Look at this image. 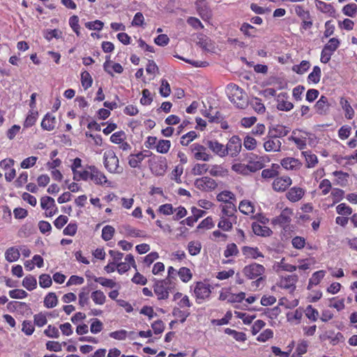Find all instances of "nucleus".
Instances as JSON below:
<instances>
[{
	"mask_svg": "<svg viewBox=\"0 0 357 357\" xmlns=\"http://www.w3.org/2000/svg\"><path fill=\"white\" fill-rule=\"evenodd\" d=\"M280 163L282 167L287 170H298L302 166L299 160L291 157L283 158Z\"/></svg>",
	"mask_w": 357,
	"mask_h": 357,
	"instance_id": "aec40b11",
	"label": "nucleus"
},
{
	"mask_svg": "<svg viewBox=\"0 0 357 357\" xmlns=\"http://www.w3.org/2000/svg\"><path fill=\"white\" fill-rule=\"evenodd\" d=\"M90 331L93 334L99 333L103 329L102 322L97 318L91 319Z\"/></svg>",
	"mask_w": 357,
	"mask_h": 357,
	"instance_id": "774afa93",
	"label": "nucleus"
},
{
	"mask_svg": "<svg viewBox=\"0 0 357 357\" xmlns=\"http://www.w3.org/2000/svg\"><path fill=\"white\" fill-rule=\"evenodd\" d=\"M221 216L234 218L236 212V207L234 202H227L220 206Z\"/></svg>",
	"mask_w": 357,
	"mask_h": 357,
	"instance_id": "393cba45",
	"label": "nucleus"
},
{
	"mask_svg": "<svg viewBox=\"0 0 357 357\" xmlns=\"http://www.w3.org/2000/svg\"><path fill=\"white\" fill-rule=\"evenodd\" d=\"M81 82L84 89H87L92 86L93 79L88 71L84 70L81 73Z\"/></svg>",
	"mask_w": 357,
	"mask_h": 357,
	"instance_id": "6e6d98bb",
	"label": "nucleus"
},
{
	"mask_svg": "<svg viewBox=\"0 0 357 357\" xmlns=\"http://www.w3.org/2000/svg\"><path fill=\"white\" fill-rule=\"evenodd\" d=\"M321 75V68L317 66H314L312 71L308 75V82H312L313 84L319 83L320 81Z\"/></svg>",
	"mask_w": 357,
	"mask_h": 357,
	"instance_id": "37998d69",
	"label": "nucleus"
},
{
	"mask_svg": "<svg viewBox=\"0 0 357 357\" xmlns=\"http://www.w3.org/2000/svg\"><path fill=\"white\" fill-rule=\"evenodd\" d=\"M238 209L242 213L254 217L255 206L252 202L248 199L242 200L239 203Z\"/></svg>",
	"mask_w": 357,
	"mask_h": 357,
	"instance_id": "5701e85b",
	"label": "nucleus"
},
{
	"mask_svg": "<svg viewBox=\"0 0 357 357\" xmlns=\"http://www.w3.org/2000/svg\"><path fill=\"white\" fill-rule=\"evenodd\" d=\"M40 206L44 210H48L56 207L54 199L49 196L43 197L40 199Z\"/></svg>",
	"mask_w": 357,
	"mask_h": 357,
	"instance_id": "09e8293b",
	"label": "nucleus"
},
{
	"mask_svg": "<svg viewBox=\"0 0 357 357\" xmlns=\"http://www.w3.org/2000/svg\"><path fill=\"white\" fill-rule=\"evenodd\" d=\"M330 108V104L328 98L325 96H321L319 100L314 105L316 112L320 115H325L328 113Z\"/></svg>",
	"mask_w": 357,
	"mask_h": 357,
	"instance_id": "412c9836",
	"label": "nucleus"
},
{
	"mask_svg": "<svg viewBox=\"0 0 357 357\" xmlns=\"http://www.w3.org/2000/svg\"><path fill=\"white\" fill-rule=\"evenodd\" d=\"M189 149L193 156V158L196 160L208 162L212 158V156L208 152L206 147L199 143H194L191 144Z\"/></svg>",
	"mask_w": 357,
	"mask_h": 357,
	"instance_id": "6e6552de",
	"label": "nucleus"
},
{
	"mask_svg": "<svg viewBox=\"0 0 357 357\" xmlns=\"http://www.w3.org/2000/svg\"><path fill=\"white\" fill-rule=\"evenodd\" d=\"M167 169V162L165 157H158L151 165L152 172L157 176H162Z\"/></svg>",
	"mask_w": 357,
	"mask_h": 357,
	"instance_id": "2eb2a0df",
	"label": "nucleus"
},
{
	"mask_svg": "<svg viewBox=\"0 0 357 357\" xmlns=\"http://www.w3.org/2000/svg\"><path fill=\"white\" fill-rule=\"evenodd\" d=\"M292 215L293 210L289 208H285L279 215L271 220V225L273 227L280 228L284 235L289 234L293 231V226L291 224Z\"/></svg>",
	"mask_w": 357,
	"mask_h": 357,
	"instance_id": "f03ea898",
	"label": "nucleus"
},
{
	"mask_svg": "<svg viewBox=\"0 0 357 357\" xmlns=\"http://www.w3.org/2000/svg\"><path fill=\"white\" fill-rule=\"evenodd\" d=\"M310 67V63L308 61L303 60L298 65H294L292 67V70L297 74L302 75L307 72Z\"/></svg>",
	"mask_w": 357,
	"mask_h": 357,
	"instance_id": "603ef678",
	"label": "nucleus"
},
{
	"mask_svg": "<svg viewBox=\"0 0 357 357\" xmlns=\"http://www.w3.org/2000/svg\"><path fill=\"white\" fill-rule=\"evenodd\" d=\"M257 145V142L254 137H252L250 135H246L244 137L243 146L245 149H247L248 151H253L256 149Z\"/></svg>",
	"mask_w": 357,
	"mask_h": 357,
	"instance_id": "052dcab7",
	"label": "nucleus"
},
{
	"mask_svg": "<svg viewBox=\"0 0 357 357\" xmlns=\"http://www.w3.org/2000/svg\"><path fill=\"white\" fill-rule=\"evenodd\" d=\"M79 175L81 180L84 181H91L96 185H104L110 184L105 174L95 165L86 166Z\"/></svg>",
	"mask_w": 357,
	"mask_h": 357,
	"instance_id": "f257e3e1",
	"label": "nucleus"
},
{
	"mask_svg": "<svg viewBox=\"0 0 357 357\" xmlns=\"http://www.w3.org/2000/svg\"><path fill=\"white\" fill-rule=\"evenodd\" d=\"M252 229L255 234L263 237L270 236L273 233L272 230L269 227L265 225H261L258 222H253L252 225Z\"/></svg>",
	"mask_w": 357,
	"mask_h": 357,
	"instance_id": "b1692460",
	"label": "nucleus"
},
{
	"mask_svg": "<svg viewBox=\"0 0 357 357\" xmlns=\"http://www.w3.org/2000/svg\"><path fill=\"white\" fill-rule=\"evenodd\" d=\"M264 148L266 152H278L281 149L282 142L269 132L268 135L264 139Z\"/></svg>",
	"mask_w": 357,
	"mask_h": 357,
	"instance_id": "ddd939ff",
	"label": "nucleus"
},
{
	"mask_svg": "<svg viewBox=\"0 0 357 357\" xmlns=\"http://www.w3.org/2000/svg\"><path fill=\"white\" fill-rule=\"evenodd\" d=\"M341 41L337 38H331L325 44L321 52L320 61L327 63L331 59L332 55L340 47Z\"/></svg>",
	"mask_w": 357,
	"mask_h": 357,
	"instance_id": "423d86ee",
	"label": "nucleus"
},
{
	"mask_svg": "<svg viewBox=\"0 0 357 357\" xmlns=\"http://www.w3.org/2000/svg\"><path fill=\"white\" fill-rule=\"evenodd\" d=\"M91 298L95 304L99 305L105 304L106 301V296L101 290H96L92 291Z\"/></svg>",
	"mask_w": 357,
	"mask_h": 357,
	"instance_id": "a19ab883",
	"label": "nucleus"
},
{
	"mask_svg": "<svg viewBox=\"0 0 357 357\" xmlns=\"http://www.w3.org/2000/svg\"><path fill=\"white\" fill-rule=\"evenodd\" d=\"M227 94L229 100L238 108H243L246 105V95L237 84H229L227 86Z\"/></svg>",
	"mask_w": 357,
	"mask_h": 357,
	"instance_id": "7ed1b4c3",
	"label": "nucleus"
},
{
	"mask_svg": "<svg viewBox=\"0 0 357 357\" xmlns=\"http://www.w3.org/2000/svg\"><path fill=\"white\" fill-rule=\"evenodd\" d=\"M225 333L231 335L237 342H244L247 340V336L245 333L239 332L229 328L225 329Z\"/></svg>",
	"mask_w": 357,
	"mask_h": 357,
	"instance_id": "e433bc0d",
	"label": "nucleus"
},
{
	"mask_svg": "<svg viewBox=\"0 0 357 357\" xmlns=\"http://www.w3.org/2000/svg\"><path fill=\"white\" fill-rule=\"evenodd\" d=\"M216 198L218 202H223L224 204L236 201L235 195L229 190H223L219 192Z\"/></svg>",
	"mask_w": 357,
	"mask_h": 357,
	"instance_id": "7c9ffc66",
	"label": "nucleus"
},
{
	"mask_svg": "<svg viewBox=\"0 0 357 357\" xmlns=\"http://www.w3.org/2000/svg\"><path fill=\"white\" fill-rule=\"evenodd\" d=\"M22 285L28 291H32L37 287L36 278L31 275H26L22 280Z\"/></svg>",
	"mask_w": 357,
	"mask_h": 357,
	"instance_id": "ea45409f",
	"label": "nucleus"
},
{
	"mask_svg": "<svg viewBox=\"0 0 357 357\" xmlns=\"http://www.w3.org/2000/svg\"><path fill=\"white\" fill-rule=\"evenodd\" d=\"M325 274L326 271L324 270L314 272L309 280L307 289H310L313 286L318 285L321 282V280L324 278Z\"/></svg>",
	"mask_w": 357,
	"mask_h": 357,
	"instance_id": "cd10ccee",
	"label": "nucleus"
},
{
	"mask_svg": "<svg viewBox=\"0 0 357 357\" xmlns=\"http://www.w3.org/2000/svg\"><path fill=\"white\" fill-rule=\"evenodd\" d=\"M305 195V190L300 187H293L289 190L286 196L291 202H296L301 200Z\"/></svg>",
	"mask_w": 357,
	"mask_h": 357,
	"instance_id": "4be33fe9",
	"label": "nucleus"
},
{
	"mask_svg": "<svg viewBox=\"0 0 357 357\" xmlns=\"http://www.w3.org/2000/svg\"><path fill=\"white\" fill-rule=\"evenodd\" d=\"M195 186L199 190L211 192L218 187V183L211 177L203 176L195 181Z\"/></svg>",
	"mask_w": 357,
	"mask_h": 357,
	"instance_id": "9b49d317",
	"label": "nucleus"
},
{
	"mask_svg": "<svg viewBox=\"0 0 357 357\" xmlns=\"http://www.w3.org/2000/svg\"><path fill=\"white\" fill-rule=\"evenodd\" d=\"M248 159L250 172H255L264 167V158L261 156L250 153L248 155Z\"/></svg>",
	"mask_w": 357,
	"mask_h": 357,
	"instance_id": "4468645a",
	"label": "nucleus"
},
{
	"mask_svg": "<svg viewBox=\"0 0 357 357\" xmlns=\"http://www.w3.org/2000/svg\"><path fill=\"white\" fill-rule=\"evenodd\" d=\"M35 331L34 324L29 320H24L22 324V331L26 335H31Z\"/></svg>",
	"mask_w": 357,
	"mask_h": 357,
	"instance_id": "69168bd1",
	"label": "nucleus"
},
{
	"mask_svg": "<svg viewBox=\"0 0 357 357\" xmlns=\"http://www.w3.org/2000/svg\"><path fill=\"white\" fill-rule=\"evenodd\" d=\"M335 26L333 20H328L324 24V31L322 38H328L334 34Z\"/></svg>",
	"mask_w": 357,
	"mask_h": 357,
	"instance_id": "5fc2aeb1",
	"label": "nucleus"
},
{
	"mask_svg": "<svg viewBox=\"0 0 357 357\" xmlns=\"http://www.w3.org/2000/svg\"><path fill=\"white\" fill-rule=\"evenodd\" d=\"M291 184V179L289 176H280L276 178L273 183V188L278 192L284 191Z\"/></svg>",
	"mask_w": 357,
	"mask_h": 357,
	"instance_id": "f3484780",
	"label": "nucleus"
},
{
	"mask_svg": "<svg viewBox=\"0 0 357 357\" xmlns=\"http://www.w3.org/2000/svg\"><path fill=\"white\" fill-rule=\"evenodd\" d=\"M171 142L167 139H160L158 140L155 149L158 153L165 154L168 153L171 148Z\"/></svg>",
	"mask_w": 357,
	"mask_h": 357,
	"instance_id": "79ce46f5",
	"label": "nucleus"
},
{
	"mask_svg": "<svg viewBox=\"0 0 357 357\" xmlns=\"http://www.w3.org/2000/svg\"><path fill=\"white\" fill-rule=\"evenodd\" d=\"M315 5L320 12L329 15H332L335 13L334 7L331 3H327L321 0H315Z\"/></svg>",
	"mask_w": 357,
	"mask_h": 357,
	"instance_id": "c85d7f7f",
	"label": "nucleus"
},
{
	"mask_svg": "<svg viewBox=\"0 0 357 357\" xmlns=\"http://www.w3.org/2000/svg\"><path fill=\"white\" fill-rule=\"evenodd\" d=\"M134 334L135 333L133 331L128 332L124 329H121L109 333V336L116 340H125L129 335H131Z\"/></svg>",
	"mask_w": 357,
	"mask_h": 357,
	"instance_id": "4c0bfd02",
	"label": "nucleus"
},
{
	"mask_svg": "<svg viewBox=\"0 0 357 357\" xmlns=\"http://www.w3.org/2000/svg\"><path fill=\"white\" fill-rule=\"evenodd\" d=\"M175 289V283L169 278L157 280L153 284V291L158 300H167L169 293Z\"/></svg>",
	"mask_w": 357,
	"mask_h": 357,
	"instance_id": "20e7f679",
	"label": "nucleus"
},
{
	"mask_svg": "<svg viewBox=\"0 0 357 357\" xmlns=\"http://www.w3.org/2000/svg\"><path fill=\"white\" fill-rule=\"evenodd\" d=\"M125 231L126 233V235L130 237H144L145 234L144 232L140 229L134 228L131 226H126L125 227Z\"/></svg>",
	"mask_w": 357,
	"mask_h": 357,
	"instance_id": "bf43d9fd",
	"label": "nucleus"
},
{
	"mask_svg": "<svg viewBox=\"0 0 357 357\" xmlns=\"http://www.w3.org/2000/svg\"><path fill=\"white\" fill-rule=\"evenodd\" d=\"M181 280L183 282H188L192 278V273L190 268L187 267H181L177 272Z\"/></svg>",
	"mask_w": 357,
	"mask_h": 357,
	"instance_id": "c03bdc74",
	"label": "nucleus"
},
{
	"mask_svg": "<svg viewBox=\"0 0 357 357\" xmlns=\"http://www.w3.org/2000/svg\"><path fill=\"white\" fill-rule=\"evenodd\" d=\"M344 195V191L343 190L340 188H334L331 193V197L333 199V203L330 205H327L325 208H328L339 203L343 199Z\"/></svg>",
	"mask_w": 357,
	"mask_h": 357,
	"instance_id": "72a5a7b5",
	"label": "nucleus"
},
{
	"mask_svg": "<svg viewBox=\"0 0 357 357\" xmlns=\"http://www.w3.org/2000/svg\"><path fill=\"white\" fill-rule=\"evenodd\" d=\"M301 154L305 159V166L307 168H313L317 165L318 158L311 151H302Z\"/></svg>",
	"mask_w": 357,
	"mask_h": 357,
	"instance_id": "a878e982",
	"label": "nucleus"
},
{
	"mask_svg": "<svg viewBox=\"0 0 357 357\" xmlns=\"http://www.w3.org/2000/svg\"><path fill=\"white\" fill-rule=\"evenodd\" d=\"M342 13L348 17H354L357 13V5L354 3L345 5L342 8Z\"/></svg>",
	"mask_w": 357,
	"mask_h": 357,
	"instance_id": "0e129e2a",
	"label": "nucleus"
},
{
	"mask_svg": "<svg viewBox=\"0 0 357 357\" xmlns=\"http://www.w3.org/2000/svg\"><path fill=\"white\" fill-rule=\"evenodd\" d=\"M265 267L257 263H252L246 265L243 268V273L250 280H254L258 277L263 276L265 273Z\"/></svg>",
	"mask_w": 357,
	"mask_h": 357,
	"instance_id": "1a4fd4ad",
	"label": "nucleus"
},
{
	"mask_svg": "<svg viewBox=\"0 0 357 357\" xmlns=\"http://www.w3.org/2000/svg\"><path fill=\"white\" fill-rule=\"evenodd\" d=\"M197 137V134L195 131H190L183 135L181 137L180 143L182 146H188L194 139Z\"/></svg>",
	"mask_w": 357,
	"mask_h": 357,
	"instance_id": "8fccbe9b",
	"label": "nucleus"
},
{
	"mask_svg": "<svg viewBox=\"0 0 357 357\" xmlns=\"http://www.w3.org/2000/svg\"><path fill=\"white\" fill-rule=\"evenodd\" d=\"M241 251L246 259H257L263 258L264 255L257 247H250L245 245L242 247Z\"/></svg>",
	"mask_w": 357,
	"mask_h": 357,
	"instance_id": "a211bd4d",
	"label": "nucleus"
},
{
	"mask_svg": "<svg viewBox=\"0 0 357 357\" xmlns=\"http://www.w3.org/2000/svg\"><path fill=\"white\" fill-rule=\"evenodd\" d=\"M227 155L235 158L238 155L242 149V141L238 135H233L229 138L225 146Z\"/></svg>",
	"mask_w": 357,
	"mask_h": 357,
	"instance_id": "9d476101",
	"label": "nucleus"
},
{
	"mask_svg": "<svg viewBox=\"0 0 357 357\" xmlns=\"http://www.w3.org/2000/svg\"><path fill=\"white\" fill-rule=\"evenodd\" d=\"M145 157L146 155L142 152H139L136 154H130L128 157V164L131 167H138Z\"/></svg>",
	"mask_w": 357,
	"mask_h": 357,
	"instance_id": "c756f323",
	"label": "nucleus"
},
{
	"mask_svg": "<svg viewBox=\"0 0 357 357\" xmlns=\"http://www.w3.org/2000/svg\"><path fill=\"white\" fill-rule=\"evenodd\" d=\"M295 13L301 19L303 20H309L311 18V15L309 10H305L303 6L301 5L294 6Z\"/></svg>",
	"mask_w": 357,
	"mask_h": 357,
	"instance_id": "e2e57ef3",
	"label": "nucleus"
},
{
	"mask_svg": "<svg viewBox=\"0 0 357 357\" xmlns=\"http://www.w3.org/2000/svg\"><path fill=\"white\" fill-rule=\"evenodd\" d=\"M38 117V112L37 111L30 110L25 119L23 126L25 128L32 127L35 125Z\"/></svg>",
	"mask_w": 357,
	"mask_h": 357,
	"instance_id": "c9c22d12",
	"label": "nucleus"
},
{
	"mask_svg": "<svg viewBox=\"0 0 357 357\" xmlns=\"http://www.w3.org/2000/svg\"><path fill=\"white\" fill-rule=\"evenodd\" d=\"M103 164L105 169L112 174H121L123 167L119 165V160L113 150L105 151L103 155Z\"/></svg>",
	"mask_w": 357,
	"mask_h": 357,
	"instance_id": "39448f33",
	"label": "nucleus"
},
{
	"mask_svg": "<svg viewBox=\"0 0 357 357\" xmlns=\"http://www.w3.org/2000/svg\"><path fill=\"white\" fill-rule=\"evenodd\" d=\"M298 280V277L297 275H289L281 277L278 285L279 287L287 290L289 293H294L296 290Z\"/></svg>",
	"mask_w": 357,
	"mask_h": 357,
	"instance_id": "f8f14e48",
	"label": "nucleus"
},
{
	"mask_svg": "<svg viewBox=\"0 0 357 357\" xmlns=\"http://www.w3.org/2000/svg\"><path fill=\"white\" fill-rule=\"evenodd\" d=\"M340 104L342 106L343 110L344 111L345 118L349 120L352 119L354 117L355 112L352 107L351 106L349 101L346 98L342 97L340 100Z\"/></svg>",
	"mask_w": 357,
	"mask_h": 357,
	"instance_id": "bb28decb",
	"label": "nucleus"
},
{
	"mask_svg": "<svg viewBox=\"0 0 357 357\" xmlns=\"http://www.w3.org/2000/svg\"><path fill=\"white\" fill-rule=\"evenodd\" d=\"M352 208L345 203L340 204L336 206V213L340 215L348 217L352 214Z\"/></svg>",
	"mask_w": 357,
	"mask_h": 357,
	"instance_id": "3c124183",
	"label": "nucleus"
},
{
	"mask_svg": "<svg viewBox=\"0 0 357 357\" xmlns=\"http://www.w3.org/2000/svg\"><path fill=\"white\" fill-rule=\"evenodd\" d=\"M82 166V160L79 158H76L74 159L73 162L71 165V169L74 175V179L77 181H81L80 174H82V171L77 170L78 168Z\"/></svg>",
	"mask_w": 357,
	"mask_h": 357,
	"instance_id": "de8ad7c7",
	"label": "nucleus"
},
{
	"mask_svg": "<svg viewBox=\"0 0 357 357\" xmlns=\"http://www.w3.org/2000/svg\"><path fill=\"white\" fill-rule=\"evenodd\" d=\"M20 257V250L17 247H10L5 252V258L8 262H14Z\"/></svg>",
	"mask_w": 357,
	"mask_h": 357,
	"instance_id": "2f4dec72",
	"label": "nucleus"
},
{
	"mask_svg": "<svg viewBox=\"0 0 357 357\" xmlns=\"http://www.w3.org/2000/svg\"><path fill=\"white\" fill-rule=\"evenodd\" d=\"M231 217L221 216L218 223V227L223 231H229L233 228V223Z\"/></svg>",
	"mask_w": 357,
	"mask_h": 357,
	"instance_id": "473e14b6",
	"label": "nucleus"
},
{
	"mask_svg": "<svg viewBox=\"0 0 357 357\" xmlns=\"http://www.w3.org/2000/svg\"><path fill=\"white\" fill-rule=\"evenodd\" d=\"M211 294V286L206 282H197L195 284L194 294L196 302L198 304L202 303L208 298Z\"/></svg>",
	"mask_w": 357,
	"mask_h": 357,
	"instance_id": "0eeeda50",
	"label": "nucleus"
},
{
	"mask_svg": "<svg viewBox=\"0 0 357 357\" xmlns=\"http://www.w3.org/2000/svg\"><path fill=\"white\" fill-rule=\"evenodd\" d=\"M79 19L77 15H73L69 18V25L77 37L80 36Z\"/></svg>",
	"mask_w": 357,
	"mask_h": 357,
	"instance_id": "49530a36",
	"label": "nucleus"
},
{
	"mask_svg": "<svg viewBox=\"0 0 357 357\" xmlns=\"http://www.w3.org/2000/svg\"><path fill=\"white\" fill-rule=\"evenodd\" d=\"M208 170V165L206 163H197L192 169V174L195 176L202 175Z\"/></svg>",
	"mask_w": 357,
	"mask_h": 357,
	"instance_id": "864d4df0",
	"label": "nucleus"
},
{
	"mask_svg": "<svg viewBox=\"0 0 357 357\" xmlns=\"http://www.w3.org/2000/svg\"><path fill=\"white\" fill-rule=\"evenodd\" d=\"M239 253L238 248L234 243H228L224 250V256L226 258L237 256Z\"/></svg>",
	"mask_w": 357,
	"mask_h": 357,
	"instance_id": "a18cd8bd",
	"label": "nucleus"
},
{
	"mask_svg": "<svg viewBox=\"0 0 357 357\" xmlns=\"http://www.w3.org/2000/svg\"><path fill=\"white\" fill-rule=\"evenodd\" d=\"M202 248L199 241H191L188 244L187 250L190 255L196 256L200 253Z\"/></svg>",
	"mask_w": 357,
	"mask_h": 357,
	"instance_id": "58836bf2",
	"label": "nucleus"
},
{
	"mask_svg": "<svg viewBox=\"0 0 357 357\" xmlns=\"http://www.w3.org/2000/svg\"><path fill=\"white\" fill-rule=\"evenodd\" d=\"M52 284V279L49 274H41L39 276V285L40 287L46 289Z\"/></svg>",
	"mask_w": 357,
	"mask_h": 357,
	"instance_id": "338daca9",
	"label": "nucleus"
},
{
	"mask_svg": "<svg viewBox=\"0 0 357 357\" xmlns=\"http://www.w3.org/2000/svg\"><path fill=\"white\" fill-rule=\"evenodd\" d=\"M44 306L47 308H53L58 304V298L54 292L48 293L44 298Z\"/></svg>",
	"mask_w": 357,
	"mask_h": 357,
	"instance_id": "f704fd0d",
	"label": "nucleus"
},
{
	"mask_svg": "<svg viewBox=\"0 0 357 357\" xmlns=\"http://www.w3.org/2000/svg\"><path fill=\"white\" fill-rule=\"evenodd\" d=\"M89 303V291L86 288H82L79 294V305L84 307Z\"/></svg>",
	"mask_w": 357,
	"mask_h": 357,
	"instance_id": "4d7b16f0",
	"label": "nucleus"
},
{
	"mask_svg": "<svg viewBox=\"0 0 357 357\" xmlns=\"http://www.w3.org/2000/svg\"><path fill=\"white\" fill-rule=\"evenodd\" d=\"M114 232L115 229L112 226L106 225L102 229V238L105 241H108L113 238Z\"/></svg>",
	"mask_w": 357,
	"mask_h": 357,
	"instance_id": "13d9d810",
	"label": "nucleus"
},
{
	"mask_svg": "<svg viewBox=\"0 0 357 357\" xmlns=\"http://www.w3.org/2000/svg\"><path fill=\"white\" fill-rule=\"evenodd\" d=\"M208 148L215 155L220 158L227 156L225 146L217 140H208L206 143Z\"/></svg>",
	"mask_w": 357,
	"mask_h": 357,
	"instance_id": "dca6fc26",
	"label": "nucleus"
},
{
	"mask_svg": "<svg viewBox=\"0 0 357 357\" xmlns=\"http://www.w3.org/2000/svg\"><path fill=\"white\" fill-rule=\"evenodd\" d=\"M56 117L51 113L47 112L42 119L40 126L43 130L52 131L56 128Z\"/></svg>",
	"mask_w": 357,
	"mask_h": 357,
	"instance_id": "6ab92c4d",
	"label": "nucleus"
},
{
	"mask_svg": "<svg viewBox=\"0 0 357 357\" xmlns=\"http://www.w3.org/2000/svg\"><path fill=\"white\" fill-rule=\"evenodd\" d=\"M209 173L213 176H224L227 170L221 165H214L210 169Z\"/></svg>",
	"mask_w": 357,
	"mask_h": 357,
	"instance_id": "680f3d73",
	"label": "nucleus"
}]
</instances>
